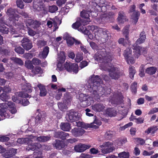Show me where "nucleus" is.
I'll return each instance as SVG.
<instances>
[{
	"label": "nucleus",
	"instance_id": "1",
	"mask_svg": "<svg viewBox=\"0 0 158 158\" xmlns=\"http://www.w3.org/2000/svg\"><path fill=\"white\" fill-rule=\"evenodd\" d=\"M102 83V80L99 76L93 75L91 76L86 84L87 89L91 93V95L98 101L104 93L105 90L100 85Z\"/></svg>",
	"mask_w": 158,
	"mask_h": 158
},
{
	"label": "nucleus",
	"instance_id": "2",
	"mask_svg": "<svg viewBox=\"0 0 158 158\" xmlns=\"http://www.w3.org/2000/svg\"><path fill=\"white\" fill-rule=\"evenodd\" d=\"M133 48L134 50L133 54H132V50L131 49L127 48L124 51L123 55L126 60L128 64H133L135 62V60L133 56L135 58H138L139 56L142 54H145L146 53L145 49L141 47L137 46L136 45L133 46Z\"/></svg>",
	"mask_w": 158,
	"mask_h": 158
},
{
	"label": "nucleus",
	"instance_id": "3",
	"mask_svg": "<svg viewBox=\"0 0 158 158\" xmlns=\"http://www.w3.org/2000/svg\"><path fill=\"white\" fill-rule=\"evenodd\" d=\"M51 138V137L48 136H37L31 135L28 137L26 138H22L18 139L17 141L19 144H26L30 145L33 144L32 143L33 141H37L40 142H45L49 140Z\"/></svg>",
	"mask_w": 158,
	"mask_h": 158
},
{
	"label": "nucleus",
	"instance_id": "4",
	"mask_svg": "<svg viewBox=\"0 0 158 158\" xmlns=\"http://www.w3.org/2000/svg\"><path fill=\"white\" fill-rule=\"evenodd\" d=\"M107 65V67L104 65L103 66L102 69L109 72V76L112 79L118 80L119 78L122 75L120 70L116 67L109 66L108 64Z\"/></svg>",
	"mask_w": 158,
	"mask_h": 158
},
{
	"label": "nucleus",
	"instance_id": "5",
	"mask_svg": "<svg viewBox=\"0 0 158 158\" xmlns=\"http://www.w3.org/2000/svg\"><path fill=\"white\" fill-rule=\"evenodd\" d=\"M95 37L97 39L101 40L102 43L106 42L109 39L110 34L107 30L100 29L94 32Z\"/></svg>",
	"mask_w": 158,
	"mask_h": 158
},
{
	"label": "nucleus",
	"instance_id": "6",
	"mask_svg": "<svg viewBox=\"0 0 158 158\" xmlns=\"http://www.w3.org/2000/svg\"><path fill=\"white\" fill-rule=\"evenodd\" d=\"M78 113L73 110L68 111L66 114V118L67 120L70 122H73L79 120V116Z\"/></svg>",
	"mask_w": 158,
	"mask_h": 158
},
{
	"label": "nucleus",
	"instance_id": "7",
	"mask_svg": "<svg viewBox=\"0 0 158 158\" xmlns=\"http://www.w3.org/2000/svg\"><path fill=\"white\" fill-rule=\"evenodd\" d=\"M113 144L110 142H107L104 143L102 145H100L101 148H104L102 149V152L104 154L108 153L113 152L115 149L114 147L112 146Z\"/></svg>",
	"mask_w": 158,
	"mask_h": 158
},
{
	"label": "nucleus",
	"instance_id": "8",
	"mask_svg": "<svg viewBox=\"0 0 158 158\" xmlns=\"http://www.w3.org/2000/svg\"><path fill=\"white\" fill-rule=\"evenodd\" d=\"M41 148L44 150H48L50 149L48 145H42L40 143H35L33 144L29 145L28 147L26 148V150L28 151L30 150L34 151L40 149Z\"/></svg>",
	"mask_w": 158,
	"mask_h": 158
},
{
	"label": "nucleus",
	"instance_id": "9",
	"mask_svg": "<svg viewBox=\"0 0 158 158\" xmlns=\"http://www.w3.org/2000/svg\"><path fill=\"white\" fill-rule=\"evenodd\" d=\"M64 67L67 71L69 72L73 71L74 73H77L78 71V66L76 64H72L66 62L64 64Z\"/></svg>",
	"mask_w": 158,
	"mask_h": 158
},
{
	"label": "nucleus",
	"instance_id": "10",
	"mask_svg": "<svg viewBox=\"0 0 158 158\" xmlns=\"http://www.w3.org/2000/svg\"><path fill=\"white\" fill-rule=\"evenodd\" d=\"M79 99L81 102L80 105L82 107H86L87 106L89 105L90 103L89 101L90 100V98L88 95L81 94L79 95Z\"/></svg>",
	"mask_w": 158,
	"mask_h": 158
},
{
	"label": "nucleus",
	"instance_id": "11",
	"mask_svg": "<svg viewBox=\"0 0 158 158\" xmlns=\"http://www.w3.org/2000/svg\"><path fill=\"white\" fill-rule=\"evenodd\" d=\"M135 6L133 5L131 6L129 10V12H133L131 16V18L134 20V22L135 24L137 22L139 19V17L140 15V14L138 11H135Z\"/></svg>",
	"mask_w": 158,
	"mask_h": 158
},
{
	"label": "nucleus",
	"instance_id": "12",
	"mask_svg": "<svg viewBox=\"0 0 158 158\" xmlns=\"http://www.w3.org/2000/svg\"><path fill=\"white\" fill-rule=\"evenodd\" d=\"M105 55L104 57H103L102 59V63L101 65V68L102 69V66L104 65L107 67V65H109L110 63L111 62L112 59V58L109 53H107L105 51H104V53Z\"/></svg>",
	"mask_w": 158,
	"mask_h": 158
},
{
	"label": "nucleus",
	"instance_id": "13",
	"mask_svg": "<svg viewBox=\"0 0 158 158\" xmlns=\"http://www.w3.org/2000/svg\"><path fill=\"white\" fill-rule=\"evenodd\" d=\"M6 14L9 16L10 20L13 21V22H15L16 20H18L16 18H18V15L17 14H15V9L10 8L7 10Z\"/></svg>",
	"mask_w": 158,
	"mask_h": 158
},
{
	"label": "nucleus",
	"instance_id": "14",
	"mask_svg": "<svg viewBox=\"0 0 158 158\" xmlns=\"http://www.w3.org/2000/svg\"><path fill=\"white\" fill-rule=\"evenodd\" d=\"M90 146L84 144L80 143L79 144L76 145L74 147L75 150L77 152H82L89 149Z\"/></svg>",
	"mask_w": 158,
	"mask_h": 158
},
{
	"label": "nucleus",
	"instance_id": "15",
	"mask_svg": "<svg viewBox=\"0 0 158 158\" xmlns=\"http://www.w3.org/2000/svg\"><path fill=\"white\" fill-rule=\"evenodd\" d=\"M72 134L75 137H78L82 135L85 132L83 129L77 127H75L71 131Z\"/></svg>",
	"mask_w": 158,
	"mask_h": 158
},
{
	"label": "nucleus",
	"instance_id": "16",
	"mask_svg": "<svg viewBox=\"0 0 158 158\" xmlns=\"http://www.w3.org/2000/svg\"><path fill=\"white\" fill-rule=\"evenodd\" d=\"M54 136L56 138L64 140L68 138L69 136V134L64 132L61 131L56 132L54 134Z\"/></svg>",
	"mask_w": 158,
	"mask_h": 158
},
{
	"label": "nucleus",
	"instance_id": "17",
	"mask_svg": "<svg viewBox=\"0 0 158 158\" xmlns=\"http://www.w3.org/2000/svg\"><path fill=\"white\" fill-rule=\"evenodd\" d=\"M104 51H100L97 52L94 56L95 60L99 62L102 63L103 57L105 56Z\"/></svg>",
	"mask_w": 158,
	"mask_h": 158
},
{
	"label": "nucleus",
	"instance_id": "18",
	"mask_svg": "<svg viewBox=\"0 0 158 158\" xmlns=\"http://www.w3.org/2000/svg\"><path fill=\"white\" fill-rule=\"evenodd\" d=\"M17 149L13 148H10L3 154V156L6 158L11 157L15 155Z\"/></svg>",
	"mask_w": 158,
	"mask_h": 158
},
{
	"label": "nucleus",
	"instance_id": "19",
	"mask_svg": "<svg viewBox=\"0 0 158 158\" xmlns=\"http://www.w3.org/2000/svg\"><path fill=\"white\" fill-rule=\"evenodd\" d=\"M104 106L102 104L98 103L92 106V109L95 111H101L104 109Z\"/></svg>",
	"mask_w": 158,
	"mask_h": 158
},
{
	"label": "nucleus",
	"instance_id": "20",
	"mask_svg": "<svg viewBox=\"0 0 158 158\" xmlns=\"http://www.w3.org/2000/svg\"><path fill=\"white\" fill-rule=\"evenodd\" d=\"M90 10H83L80 13L81 16L86 19V21L87 23H89L90 21V20L89 18V14L90 13Z\"/></svg>",
	"mask_w": 158,
	"mask_h": 158
},
{
	"label": "nucleus",
	"instance_id": "21",
	"mask_svg": "<svg viewBox=\"0 0 158 158\" xmlns=\"http://www.w3.org/2000/svg\"><path fill=\"white\" fill-rule=\"evenodd\" d=\"M53 145L54 147L58 149H60L64 146L63 142L59 139H56Z\"/></svg>",
	"mask_w": 158,
	"mask_h": 158
},
{
	"label": "nucleus",
	"instance_id": "22",
	"mask_svg": "<svg viewBox=\"0 0 158 158\" xmlns=\"http://www.w3.org/2000/svg\"><path fill=\"white\" fill-rule=\"evenodd\" d=\"M64 38L66 40L67 43L69 46H71L74 44V38L69 36L68 35H66Z\"/></svg>",
	"mask_w": 158,
	"mask_h": 158
},
{
	"label": "nucleus",
	"instance_id": "23",
	"mask_svg": "<svg viewBox=\"0 0 158 158\" xmlns=\"http://www.w3.org/2000/svg\"><path fill=\"white\" fill-rule=\"evenodd\" d=\"M118 22L120 23H122L126 21V17L125 14L123 11H120L118 12Z\"/></svg>",
	"mask_w": 158,
	"mask_h": 158
},
{
	"label": "nucleus",
	"instance_id": "24",
	"mask_svg": "<svg viewBox=\"0 0 158 158\" xmlns=\"http://www.w3.org/2000/svg\"><path fill=\"white\" fill-rule=\"evenodd\" d=\"M38 87L39 88L40 92V96H44L47 94V91L44 86L41 84H39L37 85Z\"/></svg>",
	"mask_w": 158,
	"mask_h": 158
},
{
	"label": "nucleus",
	"instance_id": "25",
	"mask_svg": "<svg viewBox=\"0 0 158 158\" xmlns=\"http://www.w3.org/2000/svg\"><path fill=\"white\" fill-rule=\"evenodd\" d=\"M60 127L61 129L64 131H69L71 128L70 124L68 123H62Z\"/></svg>",
	"mask_w": 158,
	"mask_h": 158
},
{
	"label": "nucleus",
	"instance_id": "26",
	"mask_svg": "<svg viewBox=\"0 0 158 158\" xmlns=\"http://www.w3.org/2000/svg\"><path fill=\"white\" fill-rule=\"evenodd\" d=\"M139 38L138 39L136 42V44H141L144 42L146 39V35L144 32H142L139 36Z\"/></svg>",
	"mask_w": 158,
	"mask_h": 158
},
{
	"label": "nucleus",
	"instance_id": "27",
	"mask_svg": "<svg viewBox=\"0 0 158 158\" xmlns=\"http://www.w3.org/2000/svg\"><path fill=\"white\" fill-rule=\"evenodd\" d=\"M32 88L31 85L28 83H25L22 87V89L23 90L28 93L32 92Z\"/></svg>",
	"mask_w": 158,
	"mask_h": 158
},
{
	"label": "nucleus",
	"instance_id": "28",
	"mask_svg": "<svg viewBox=\"0 0 158 158\" xmlns=\"http://www.w3.org/2000/svg\"><path fill=\"white\" fill-rule=\"evenodd\" d=\"M106 114L110 117L114 116L117 114V111L113 108L108 109L106 110Z\"/></svg>",
	"mask_w": 158,
	"mask_h": 158
},
{
	"label": "nucleus",
	"instance_id": "29",
	"mask_svg": "<svg viewBox=\"0 0 158 158\" xmlns=\"http://www.w3.org/2000/svg\"><path fill=\"white\" fill-rule=\"evenodd\" d=\"M10 59L15 64L19 65H23V62L20 59L16 57H13L10 58Z\"/></svg>",
	"mask_w": 158,
	"mask_h": 158
},
{
	"label": "nucleus",
	"instance_id": "30",
	"mask_svg": "<svg viewBox=\"0 0 158 158\" xmlns=\"http://www.w3.org/2000/svg\"><path fill=\"white\" fill-rule=\"evenodd\" d=\"M136 73V71L134 67L132 66L130 67L129 69V76L131 79L133 78L134 75Z\"/></svg>",
	"mask_w": 158,
	"mask_h": 158
},
{
	"label": "nucleus",
	"instance_id": "31",
	"mask_svg": "<svg viewBox=\"0 0 158 158\" xmlns=\"http://www.w3.org/2000/svg\"><path fill=\"white\" fill-rule=\"evenodd\" d=\"M156 70V68L152 67L147 68L146 70V72L149 74L152 75L155 73Z\"/></svg>",
	"mask_w": 158,
	"mask_h": 158
},
{
	"label": "nucleus",
	"instance_id": "32",
	"mask_svg": "<svg viewBox=\"0 0 158 158\" xmlns=\"http://www.w3.org/2000/svg\"><path fill=\"white\" fill-rule=\"evenodd\" d=\"M59 108L62 111H64L67 110L68 107L64 102H60L58 103Z\"/></svg>",
	"mask_w": 158,
	"mask_h": 158
},
{
	"label": "nucleus",
	"instance_id": "33",
	"mask_svg": "<svg viewBox=\"0 0 158 158\" xmlns=\"http://www.w3.org/2000/svg\"><path fill=\"white\" fill-rule=\"evenodd\" d=\"M31 72L35 74H42L43 73V70L41 67L39 66H37L34 69H32Z\"/></svg>",
	"mask_w": 158,
	"mask_h": 158
},
{
	"label": "nucleus",
	"instance_id": "34",
	"mask_svg": "<svg viewBox=\"0 0 158 158\" xmlns=\"http://www.w3.org/2000/svg\"><path fill=\"white\" fill-rule=\"evenodd\" d=\"M82 22V20L81 19H79L75 23L72 25V27L75 29H78L81 26V23Z\"/></svg>",
	"mask_w": 158,
	"mask_h": 158
},
{
	"label": "nucleus",
	"instance_id": "35",
	"mask_svg": "<svg viewBox=\"0 0 158 158\" xmlns=\"http://www.w3.org/2000/svg\"><path fill=\"white\" fill-rule=\"evenodd\" d=\"M43 113H40L38 114L35 118L36 122L40 123L44 119V115H42Z\"/></svg>",
	"mask_w": 158,
	"mask_h": 158
},
{
	"label": "nucleus",
	"instance_id": "36",
	"mask_svg": "<svg viewBox=\"0 0 158 158\" xmlns=\"http://www.w3.org/2000/svg\"><path fill=\"white\" fill-rule=\"evenodd\" d=\"M49 52V48L48 46L44 47L42 52V56L43 58H45L47 56Z\"/></svg>",
	"mask_w": 158,
	"mask_h": 158
},
{
	"label": "nucleus",
	"instance_id": "37",
	"mask_svg": "<svg viewBox=\"0 0 158 158\" xmlns=\"http://www.w3.org/2000/svg\"><path fill=\"white\" fill-rule=\"evenodd\" d=\"M0 31L4 34H7L9 31L8 28L4 25L0 24Z\"/></svg>",
	"mask_w": 158,
	"mask_h": 158
},
{
	"label": "nucleus",
	"instance_id": "38",
	"mask_svg": "<svg viewBox=\"0 0 158 158\" xmlns=\"http://www.w3.org/2000/svg\"><path fill=\"white\" fill-rule=\"evenodd\" d=\"M10 98L9 96L5 92L0 94V99L3 101L6 102Z\"/></svg>",
	"mask_w": 158,
	"mask_h": 158
},
{
	"label": "nucleus",
	"instance_id": "39",
	"mask_svg": "<svg viewBox=\"0 0 158 158\" xmlns=\"http://www.w3.org/2000/svg\"><path fill=\"white\" fill-rule=\"evenodd\" d=\"M25 66L29 69H33L34 67L31 61L28 60L25 61Z\"/></svg>",
	"mask_w": 158,
	"mask_h": 158
},
{
	"label": "nucleus",
	"instance_id": "40",
	"mask_svg": "<svg viewBox=\"0 0 158 158\" xmlns=\"http://www.w3.org/2000/svg\"><path fill=\"white\" fill-rule=\"evenodd\" d=\"M52 20L53 21V24L54 27L53 31H54L58 28L57 23L59 21L57 18L56 17L54 19H52Z\"/></svg>",
	"mask_w": 158,
	"mask_h": 158
},
{
	"label": "nucleus",
	"instance_id": "41",
	"mask_svg": "<svg viewBox=\"0 0 158 158\" xmlns=\"http://www.w3.org/2000/svg\"><path fill=\"white\" fill-rule=\"evenodd\" d=\"M24 49L27 50L30 49L33 47L32 44L30 42L23 44H22Z\"/></svg>",
	"mask_w": 158,
	"mask_h": 158
},
{
	"label": "nucleus",
	"instance_id": "42",
	"mask_svg": "<svg viewBox=\"0 0 158 158\" xmlns=\"http://www.w3.org/2000/svg\"><path fill=\"white\" fill-rule=\"evenodd\" d=\"M77 125L79 127L85 129L89 128L90 126L89 124L85 123L83 122H78L77 123Z\"/></svg>",
	"mask_w": 158,
	"mask_h": 158
},
{
	"label": "nucleus",
	"instance_id": "43",
	"mask_svg": "<svg viewBox=\"0 0 158 158\" xmlns=\"http://www.w3.org/2000/svg\"><path fill=\"white\" fill-rule=\"evenodd\" d=\"M7 114L6 110L2 109L0 111V120H2L5 117L7 118L6 114Z\"/></svg>",
	"mask_w": 158,
	"mask_h": 158
},
{
	"label": "nucleus",
	"instance_id": "44",
	"mask_svg": "<svg viewBox=\"0 0 158 158\" xmlns=\"http://www.w3.org/2000/svg\"><path fill=\"white\" fill-rule=\"evenodd\" d=\"M83 55L82 53H78L76 54L75 60L77 62H79L83 59Z\"/></svg>",
	"mask_w": 158,
	"mask_h": 158
},
{
	"label": "nucleus",
	"instance_id": "45",
	"mask_svg": "<svg viewBox=\"0 0 158 158\" xmlns=\"http://www.w3.org/2000/svg\"><path fill=\"white\" fill-rule=\"evenodd\" d=\"M58 10V7L56 5H52L49 6L48 8V11L51 13H54L55 12Z\"/></svg>",
	"mask_w": 158,
	"mask_h": 158
},
{
	"label": "nucleus",
	"instance_id": "46",
	"mask_svg": "<svg viewBox=\"0 0 158 158\" xmlns=\"http://www.w3.org/2000/svg\"><path fill=\"white\" fill-rule=\"evenodd\" d=\"M15 51L16 52L19 54H23L24 52V50L20 46H17L15 49Z\"/></svg>",
	"mask_w": 158,
	"mask_h": 158
},
{
	"label": "nucleus",
	"instance_id": "47",
	"mask_svg": "<svg viewBox=\"0 0 158 158\" xmlns=\"http://www.w3.org/2000/svg\"><path fill=\"white\" fill-rule=\"evenodd\" d=\"M33 6L37 8V7L41 6L42 4V0H34L33 2Z\"/></svg>",
	"mask_w": 158,
	"mask_h": 158
},
{
	"label": "nucleus",
	"instance_id": "48",
	"mask_svg": "<svg viewBox=\"0 0 158 158\" xmlns=\"http://www.w3.org/2000/svg\"><path fill=\"white\" fill-rule=\"evenodd\" d=\"M15 95L17 96L18 97L25 98L28 97L29 95L22 92H17L15 94Z\"/></svg>",
	"mask_w": 158,
	"mask_h": 158
},
{
	"label": "nucleus",
	"instance_id": "49",
	"mask_svg": "<svg viewBox=\"0 0 158 158\" xmlns=\"http://www.w3.org/2000/svg\"><path fill=\"white\" fill-rule=\"evenodd\" d=\"M115 133L114 131H108L106 133L105 136L107 138L110 139L115 135Z\"/></svg>",
	"mask_w": 158,
	"mask_h": 158
},
{
	"label": "nucleus",
	"instance_id": "50",
	"mask_svg": "<svg viewBox=\"0 0 158 158\" xmlns=\"http://www.w3.org/2000/svg\"><path fill=\"white\" fill-rule=\"evenodd\" d=\"M118 156L120 158H128L129 156L128 152H123L118 154Z\"/></svg>",
	"mask_w": 158,
	"mask_h": 158
},
{
	"label": "nucleus",
	"instance_id": "51",
	"mask_svg": "<svg viewBox=\"0 0 158 158\" xmlns=\"http://www.w3.org/2000/svg\"><path fill=\"white\" fill-rule=\"evenodd\" d=\"M129 32V27L126 26L123 30V34L127 39L128 37Z\"/></svg>",
	"mask_w": 158,
	"mask_h": 158
},
{
	"label": "nucleus",
	"instance_id": "52",
	"mask_svg": "<svg viewBox=\"0 0 158 158\" xmlns=\"http://www.w3.org/2000/svg\"><path fill=\"white\" fill-rule=\"evenodd\" d=\"M47 42L44 40H39L37 43V45L39 48H41L46 45Z\"/></svg>",
	"mask_w": 158,
	"mask_h": 158
},
{
	"label": "nucleus",
	"instance_id": "53",
	"mask_svg": "<svg viewBox=\"0 0 158 158\" xmlns=\"http://www.w3.org/2000/svg\"><path fill=\"white\" fill-rule=\"evenodd\" d=\"M17 6L21 9L23 8L24 4L22 0H17L16 2Z\"/></svg>",
	"mask_w": 158,
	"mask_h": 158
},
{
	"label": "nucleus",
	"instance_id": "54",
	"mask_svg": "<svg viewBox=\"0 0 158 158\" xmlns=\"http://www.w3.org/2000/svg\"><path fill=\"white\" fill-rule=\"evenodd\" d=\"M31 62L33 64L37 65L40 64L41 61L39 59L34 58L32 59Z\"/></svg>",
	"mask_w": 158,
	"mask_h": 158
},
{
	"label": "nucleus",
	"instance_id": "55",
	"mask_svg": "<svg viewBox=\"0 0 158 158\" xmlns=\"http://www.w3.org/2000/svg\"><path fill=\"white\" fill-rule=\"evenodd\" d=\"M137 86V83L134 82L131 85V90L132 92H133L135 93L136 92V87Z\"/></svg>",
	"mask_w": 158,
	"mask_h": 158
},
{
	"label": "nucleus",
	"instance_id": "56",
	"mask_svg": "<svg viewBox=\"0 0 158 158\" xmlns=\"http://www.w3.org/2000/svg\"><path fill=\"white\" fill-rule=\"evenodd\" d=\"M11 89L10 88L9 85H6L4 87L3 89V92L6 93H9L11 92Z\"/></svg>",
	"mask_w": 158,
	"mask_h": 158
},
{
	"label": "nucleus",
	"instance_id": "57",
	"mask_svg": "<svg viewBox=\"0 0 158 158\" xmlns=\"http://www.w3.org/2000/svg\"><path fill=\"white\" fill-rule=\"evenodd\" d=\"M155 128H156L154 127H149L145 131V132L148 134H149L151 132L154 133L155 131Z\"/></svg>",
	"mask_w": 158,
	"mask_h": 158
},
{
	"label": "nucleus",
	"instance_id": "58",
	"mask_svg": "<svg viewBox=\"0 0 158 158\" xmlns=\"http://www.w3.org/2000/svg\"><path fill=\"white\" fill-rule=\"evenodd\" d=\"M28 33L30 35L33 36L35 35L36 32L29 27H27Z\"/></svg>",
	"mask_w": 158,
	"mask_h": 158
},
{
	"label": "nucleus",
	"instance_id": "59",
	"mask_svg": "<svg viewBox=\"0 0 158 158\" xmlns=\"http://www.w3.org/2000/svg\"><path fill=\"white\" fill-rule=\"evenodd\" d=\"M66 0H57L56 1V4L59 6H61L63 4H64Z\"/></svg>",
	"mask_w": 158,
	"mask_h": 158
},
{
	"label": "nucleus",
	"instance_id": "60",
	"mask_svg": "<svg viewBox=\"0 0 158 158\" xmlns=\"http://www.w3.org/2000/svg\"><path fill=\"white\" fill-rule=\"evenodd\" d=\"M10 139L9 137L5 136H2L0 137V141L4 142L7 141Z\"/></svg>",
	"mask_w": 158,
	"mask_h": 158
},
{
	"label": "nucleus",
	"instance_id": "61",
	"mask_svg": "<svg viewBox=\"0 0 158 158\" xmlns=\"http://www.w3.org/2000/svg\"><path fill=\"white\" fill-rule=\"evenodd\" d=\"M153 151L148 152L146 151H144L143 152V155L145 156H150L154 153Z\"/></svg>",
	"mask_w": 158,
	"mask_h": 158
},
{
	"label": "nucleus",
	"instance_id": "62",
	"mask_svg": "<svg viewBox=\"0 0 158 158\" xmlns=\"http://www.w3.org/2000/svg\"><path fill=\"white\" fill-rule=\"evenodd\" d=\"M88 63L86 61H83L80 64V67L83 68L88 65Z\"/></svg>",
	"mask_w": 158,
	"mask_h": 158
},
{
	"label": "nucleus",
	"instance_id": "63",
	"mask_svg": "<svg viewBox=\"0 0 158 158\" xmlns=\"http://www.w3.org/2000/svg\"><path fill=\"white\" fill-rule=\"evenodd\" d=\"M40 22L37 20H34V23L32 26L34 28H35L38 27L40 25Z\"/></svg>",
	"mask_w": 158,
	"mask_h": 158
},
{
	"label": "nucleus",
	"instance_id": "64",
	"mask_svg": "<svg viewBox=\"0 0 158 158\" xmlns=\"http://www.w3.org/2000/svg\"><path fill=\"white\" fill-rule=\"evenodd\" d=\"M157 112H158V108H153L149 112L148 114H151Z\"/></svg>",
	"mask_w": 158,
	"mask_h": 158
}]
</instances>
